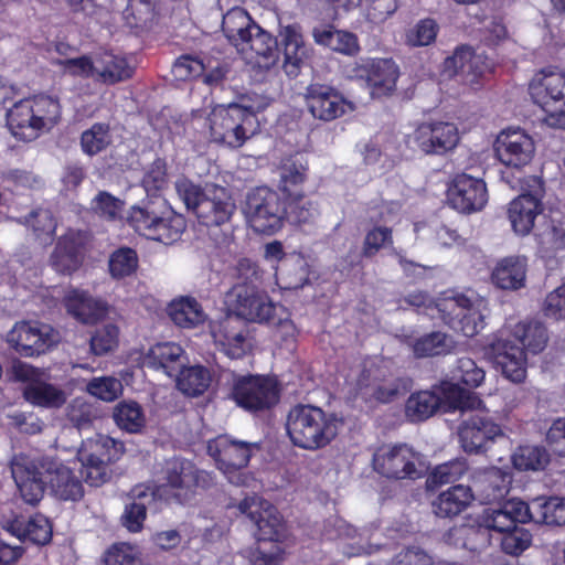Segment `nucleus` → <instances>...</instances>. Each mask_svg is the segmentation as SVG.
Returning <instances> with one entry per match:
<instances>
[{
	"mask_svg": "<svg viewBox=\"0 0 565 565\" xmlns=\"http://www.w3.org/2000/svg\"><path fill=\"white\" fill-rule=\"evenodd\" d=\"M353 73L364 79L375 96H388L395 88L399 76L398 66L392 58H361L355 63Z\"/></svg>",
	"mask_w": 565,
	"mask_h": 565,
	"instance_id": "22",
	"label": "nucleus"
},
{
	"mask_svg": "<svg viewBox=\"0 0 565 565\" xmlns=\"http://www.w3.org/2000/svg\"><path fill=\"white\" fill-rule=\"evenodd\" d=\"M211 141L239 149L259 130L256 111L250 106L232 103L218 106L209 116Z\"/></svg>",
	"mask_w": 565,
	"mask_h": 565,
	"instance_id": "5",
	"label": "nucleus"
},
{
	"mask_svg": "<svg viewBox=\"0 0 565 565\" xmlns=\"http://www.w3.org/2000/svg\"><path fill=\"white\" fill-rule=\"evenodd\" d=\"M111 142L110 126L106 122H95L81 135L82 151L89 157L105 151Z\"/></svg>",
	"mask_w": 565,
	"mask_h": 565,
	"instance_id": "52",
	"label": "nucleus"
},
{
	"mask_svg": "<svg viewBox=\"0 0 565 565\" xmlns=\"http://www.w3.org/2000/svg\"><path fill=\"white\" fill-rule=\"evenodd\" d=\"M228 316L241 321L265 323L275 317L276 307L269 296L254 284H234L224 296Z\"/></svg>",
	"mask_w": 565,
	"mask_h": 565,
	"instance_id": "11",
	"label": "nucleus"
},
{
	"mask_svg": "<svg viewBox=\"0 0 565 565\" xmlns=\"http://www.w3.org/2000/svg\"><path fill=\"white\" fill-rule=\"evenodd\" d=\"M278 381L269 375H234L228 397L239 408L253 413L273 409L280 401Z\"/></svg>",
	"mask_w": 565,
	"mask_h": 565,
	"instance_id": "8",
	"label": "nucleus"
},
{
	"mask_svg": "<svg viewBox=\"0 0 565 565\" xmlns=\"http://www.w3.org/2000/svg\"><path fill=\"white\" fill-rule=\"evenodd\" d=\"M278 49L282 54V70L289 77H297L302 65L309 57L302 28L298 23L280 25L278 31Z\"/></svg>",
	"mask_w": 565,
	"mask_h": 565,
	"instance_id": "26",
	"label": "nucleus"
},
{
	"mask_svg": "<svg viewBox=\"0 0 565 565\" xmlns=\"http://www.w3.org/2000/svg\"><path fill=\"white\" fill-rule=\"evenodd\" d=\"M532 542V534L522 526L515 525L501 534L500 545L502 551L509 555H519L525 551Z\"/></svg>",
	"mask_w": 565,
	"mask_h": 565,
	"instance_id": "61",
	"label": "nucleus"
},
{
	"mask_svg": "<svg viewBox=\"0 0 565 565\" xmlns=\"http://www.w3.org/2000/svg\"><path fill=\"white\" fill-rule=\"evenodd\" d=\"M514 335L519 344L533 354L542 352L548 341L546 327L536 320L519 323L515 327Z\"/></svg>",
	"mask_w": 565,
	"mask_h": 565,
	"instance_id": "48",
	"label": "nucleus"
},
{
	"mask_svg": "<svg viewBox=\"0 0 565 565\" xmlns=\"http://www.w3.org/2000/svg\"><path fill=\"white\" fill-rule=\"evenodd\" d=\"M447 200L449 205L463 214L481 211L488 203L486 182L468 173H457L451 179Z\"/></svg>",
	"mask_w": 565,
	"mask_h": 565,
	"instance_id": "18",
	"label": "nucleus"
},
{
	"mask_svg": "<svg viewBox=\"0 0 565 565\" xmlns=\"http://www.w3.org/2000/svg\"><path fill=\"white\" fill-rule=\"evenodd\" d=\"M11 473L22 500L36 505L43 498L46 486L62 501H78L84 497L82 481L62 463L41 460L25 455H15L11 460Z\"/></svg>",
	"mask_w": 565,
	"mask_h": 565,
	"instance_id": "1",
	"label": "nucleus"
},
{
	"mask_svg": "<svg viewBox=\"0 0 565 565\" xmlns=\"http://www.w3.org/2000/svg\"><path fill=\"white\" fill-rule=\"evenodd\" d=\"M179 373L177 385L182 393L191 397L204 394L212 382L210 370L203 365L184 367Z\"/></svg>",
	"mask_w": 565,
	"mask_h": 565,
	"instance_id": "46",
	"label": "nucleus"
},
{
	"mask_svg": "<svg viewBox=\"0 0 565 565\" xmlns=\"http://www.w3.org/2000/svg\"><path fill=\"white\" fill-rule=\"evenodd\" d=\"M367 22L380 25L391 18L399 7L398 0H362Z\"/></svg>",
	"mask_w": 565,
	"mask_h": 565,
	"instance_id": "60",
	"label": "nucleus"
},
{
	"mask_svg": "<svg viewBox=\"0 0 565 565\" xmlns=\"http://www.w3.org/2000/svg\"><path fill=\"white\" fill-rule=\"evenodd\" d=\"M494 150L498 159L504 166L520 169L532 161L535 145L524 130L508 129L498 136Z\"/></svg>",
	"mask_w": 565,
	"mask_h": 565,
	"instance_id": "25",
	"label": "nucleus"
},
{
	"mask_svg": "<svg viewBox=\"0 0 565 565\" xmlns=\"http://www.w3.org/2000/svg\"><path fill=\"white\" fill-rule=\"evenodd\" d=\"M257 25L246 10L236 7L223 15L222 32L227 41L238 50L254 31L253 26Z\"/></svg>",
	"mask_w": 565,
	"mask_h": 565,
	"instance_id": "39",
	"label": "nucleus"
},
{
	"mask_svg": "<svg viewBox=\"0 0 565 565\" xmlns=\"http://www.w3.org/2000/svg\"><path fill=\"white\" fill-rule=\"evenodd\" d=\"M308 179V166L296 159H288L280 167L279 191L288 202L290 215L296 223H308L313 216V203L306 201L303 184Z\"/></svg>",
	"mask_w": 565,
	"mask_h": 565,
	"instance_id": "13",
	"label": "nucleus"
},
{
	"mask_svg": "<svg viewBox=\"0 0 565 565\" xmlns=\"http://www.w3.org/2000/svg\"><path fill=\"white\" fill-rule=\"evenodd\" d=\"M312 36L317 44L329 47L345 56H356L361 51L356 34L350 31L338 30L331 24L315 28Z\"/></svg>",
	"mask_w": 565,
	"mask_h": 565,
	"instance_id": "34",
	"label": "nucleus"
},
{
	"mask_svg": "<svg viewBox=\"0 0 565 565\" xmlns=\"http://www.w3.org/2000/svg\"><path fill=\"white\" fill-rule=\"evenodd\" d=\"M537 254L541 258L551 260L565 252V216L551 218L544 231L535 234Z\"/></svg>",
	"mask_w": 565,
	"mask_h": 565,
	"instance_id": "40",
	"label": "nucleus"
},
{
	"mask_svg": "<svg viewBox=\"0 0 565 565\" xmlns=\"http://www.w3.org/2000/svg\"><path fill=\"white\" fill-rule=\"evenodd\" d=\"M513 465L516 469L542 470L550 462V455L540 446H520L512 457Z\"/></svg>",
	"mask_w": 565,
	"mask_h": 565,
	"instance_id": "57",
	"label": "nucleus"
},
{
	"mask_svg": "<svg viewBox=\"0 0 565 565\" xmlns=\"http://www.w3.org/2000/svg\"><path fill=\"white\" fill-rule=\"evenodd\" d=\"M512 475L498 467H487L476 470L470 478L473 500L482 504H491L505 499L510 492Z\"/></svg>",
	"mask_w": 565,
	"mask_h": 565,
	"instance_id": "24",
	"label": "nucleus"
},
{
	"mask_svg": "<svg viewBox=\"0 0 565 565\" xmlns=\"http://www.w3.org/2000/svg\"><path fill=\"white\" fill-rule=\"evenodd\" d=\"M448 540L460 544L470 552L486 548L490 544V532L484 522L478 524H461L451 527L447 533Z\"/></svg>",
	"mask_w": 565,
	"mask_h": 565,
	"instance_id": "45",
	"label": "nucleus"
},
{
	"mask_svg": "<svg viewBox=\"0 0 565 565\" xmlns=\"http://www.w3.org/2000/svg\"><path fill=\"white\" fill-rule=\"evenodd\" d=\"M207 454L215 460L216 467L227 477L228 481L241 484L236 472L246 468L252 457V444L231 439L220 435L207 443Z\"/></svg>",
	"mask_w": 565,
	"mask_h": 565,
	"instance_id": "16",
	"label": "nucleus"
},
{
	"mask_svg": "<svg viewBox=\"0 0 565 565\" xmlns=\"http://www.w3.org/2000/svg\"><path fill=\"white\" fill-rule=\"evenodd\" d=\"M486 356L501 370L504 377L522 383L526 377L527 359L525 350L514 341L495 338L484 347Z\"/></svg>",
	"mask_w": 565,
	"mask_h": 565,
	"instance_id": "19",
	"label": "nucleus"
},
{
	"mask_svg": "<svg viewBox=\"0 0 565 565\" xmlns=\"http://www.w3.org/2000/svg\"><path fill=\"white\" fill-rule=\"evenodd\" d=\"M236 210V205L224 188L217 189L213 196L205 194L199 204L195 215L200 224L212 227L227 223Z\"/></svg>",
	"mask_w": 565,
	"mask_h": 565,
	"instance_id": "32",
	"label": "nucleus"
},
{
	"mask_svg": "<svg viewBox=\"0 0 565 565\" xmlns=\"http://www.w3.org/2000/svg\"><path fill=\"white\" fill-rule=\"evenodd\" d=\"M303 96L309 113L321 121H332L352 109V104L330 85L312 83L306 88Z\"/></svg>",
	"mask_w": 565,
	"mask_h": 565,
	"instance_id": "20",
	"label": "nucleus"
},
{
	"mask_svg": "<svg viewBox=\"0 0 565 565\" xmlns=\"http://www.w3.org/2000/svg\"><path fill=\"white\" fill-rule=\"evenodd\" d=\"M134 70L128 61L109 51L96 55V82L115 85L132 77Z\"/></svg>",
	"mask_w": 565,
	"mask_h": 565,
	"instance_id": "38",
	"label": "nucleus"
},
{
	"mask_svg": "<svg viewBox=\"0 0 565 565\" xmlns=\"http://www.w3.org/2000/svg\"><path fill=\"white\" fill-rule=\"evenodd\" d=\"M141 185L147 193L146 199L162 198L160 193L168 185L166 159L158 157L152 161L143 174Z\"/></svg>",
	"mask_w": 565,
	"mask_h": 565,
	"instance_id": "56",
	"label": "nucleus"
},
{
	"mask_svg": "<svg viewBox=\"0 0 565 565\" xmlns=\"http://www.w3.org/2000/svg\"><path fill=\"white\" fill-rule=\"evenodd\" d=\"M468 466L463 459H455L437 465L426 478V489L434 491L444 484L454 483L462 478Z\"/></svg>",
	"mask_w": 565,
	"mask_h": 565,
	"instance_id": "51",
	"label": "nucleus"
},
{
	"mask_svg": "<svg viewBox=\"0 0 565 565\" xmlns=\"http://www.w3.org/2000/svg\"><path fill=\"white\" fill-rule=\"evenodd\" d=\"M183 352L182 347L174 342L157 343L150 349L148 359L151 365L172 377L183 367Z\"/></svg>",
	"mask_w": 565,
	"mask_h": 565,
	"instance_id": "44",
	"label": "nucleus"
},
{
	"mask_svg": "<svg viewBox=\"0 0 565 565\" xmlns=\"http://www.w3.org/2000/svg\"><path fill=\"white\" fill-rule=\"evenodd\" d=\"M139 265L137 252L127 246L115 249L108 260L109 274L114 279H124L134 275Z\"/></svg>",
	"mask_w": 565,
	"mask_h": 565,
	"instance_id": "54",
	"label": "nucleus"
},
{
	"mask_svg": "<svg viewBox=\"0 0 565 565\" xmlns=\"http://www.w3.org/2000/svg\"><path fill=\"white\" fill-rule=\"evenodd\" d=\"M277 284L285 290H297L309 281V270L305 258L291 253L275 268Z\"/></svg>",
	"mask_w": 565,
	"mask_h": 565,
	"instance_id": "37",
	"label": "nucleus"
},
{
	"mask_svg": "<svg viewBox=\"0 0 565 565\" xmlns=\"http://www.w3.org/2000/svg\"><path fill=\"white\" fill-rule=\"evenodd\" d=\"M122 209L124 202L106 191H99L92 201V210L107 221L119 218Z\"/></svg>",
	"mask_w": 565,
	"mask_h": 565,
	"instance_id": "62",
	"label": "nucleus"
},
{
	"mask_svg": "<svg viewBox=\"0 0 565 565\" xmlns=\"http://www.w3.org/2000/svg\"><path fill=\"white\" fill-rule=\"evenodd\" d=\"M440 392L455 409L475 411L483 407V401L477 394L462 388L459 384L443 382Z\"/></svg>",
	"mask_w": 565,
	"mask_h": 565,
	"instance_id": "55",
	"label": "nucleus"
},
{
	"mask_svg": "<svg viewBox=\"0 0 565 565\" xmlns=\"http://www.w3.org/2000/svg\"><path fill=\"white\" fill-rule=\"evenodd\" d=\"M64 306L83 324H96L107 313V303L85 290H71L64 298Z\"/></svg>",
	"mask_w": 565,
	"mask_h": 565,
	"instance_id": "31",
	"label": "nucleus"
},
{
	"mask_svg": "<svg viewBox=\"0 0 565 565\" xmlns=\"http://www.w3.org/2000/svg\"><path fill=\"white\" fill-rule=\"evenodd\" d=\"M12 375L15 381L24 383L22 397L32 406L52 409L66 403L64 391L45 382L40 369L19 361L12 365Z\"/></svg>",
	"mask_w": 565,
	"mask_h": 565,
	"instance_id": "14",
	"label": "nucleus"
},
{
	"mask_svg": "<svg viewBox=\"0 0 565 565\" xmlns=\"http://www.w3.org/2000/svg\"><path fill=\"white\" fill-rule=\"evenodd\" d=\"M534 103L545 113L552 128H565V72L554 65L537 71L529 85Z\"/></svg>",
	"mask_w": 565,
	"mask_h": 565,
	"instance_id": "7",
	"label": "nucleus"
},
{
	"mask_svg": "<svg viewBox=\"0 0 565 565\" xmlns=\"http://www.w3.org/2000/svg\"><path fill=\"white\" fill-rule=\"evenodd\" d=\"M168 313L178 327L185 329L202 324L206 318L201 303L189 296L171 301Z\"/></svg>",
	"mask_w": 565,
	"mask_h": 565,
	"instance_id": "43",
	"label": "nucleus"
},
{
	"mask_svg": "<svg viewBox=\"0 0 565 565\" xmlns=\"http://www.w3.org/2000/svg\"><path fill=\"white\" fill-rule=\"evenodd\" d=\"M127 222L147 239L172 245L186 230V218L178 213L164 198L143 199L129 210Z\"/></svg>",
	"mask_w": 565,
	"mask_h": 565,
	"instance_id": "3",
	"label": "nucleus"
},
{
	"mask_svg": "<svg viewBox=\"0 0 565 565\" xmlns=\"http://www.w3.org/2000/svg\"><path fill=\"white\" fill-rule=\"evenodd\" d=\"M471 299L462 292H455L448 290L443 292L435 301V307L439 313V318L449 328L452 326V320L465 312L470 310Z\"/></svg>",
	"mask_w": 565,
	"mask_h": 565,
	"instance_id": "49",
	"label": "nucleus"
},
{
	"mask_svg": "<svg viewBox=\"0 0 565 565\" xmlns=\"http://www.w3.org/2000/svg\"><path fill=\"white\" fill-rule=\"evenodd\" d=\"M416 147L426 154L443 156L456 148L459 131L455 124L448 121H427L414 131Z\"/></svg>",
	"mask_w": 565,
	"mask_h": 565,
	"instance_id": "23",
	"label": "nucleus"
},
{
	"mask_svg": "<svg viewBox=\"0 0 565 565\" xmlns=\"http://www.w3.org/2000/svg\"><path fill=\"white\" fill-rule=\"evenodd\" d=\"M342 424L337 414L312 405L298 403L286 416V433L290 443L300 449L316 451L329 446Z\"/></svg>",
	"mask_w": 565,
	"mask_h": 565,
	"instance_id": "2",
	"label": "nucleus"
},
{
	"mask_svg": "<svg viewBox=\"0 0 565 565\" xmlns=\"http://www.w3.org/2000/svg\"><path fill=\"white\" fill-rule=\"evenodd\" d=\"M9 341L18 353L23 356H35L45 353L53 344L49 332L32 326L30 322H20L9 334Z\"/></svg>",
	"mask_w": 565,
	"mask_h": 565,
	"instance_id": "30",
	"label": "nucleus"
},
{
	"mask_svg": "<svg viewBox=\"0 0 565 565\" xmlns=\"http://www.w3.org/2000/svg\"><path fill=\"white\" fill-rule=\"evenodd\" d=\"M472 501V492L468 486L455 484L433 500L431 509L438 518L452 519L462 513Z\"/></svg>",
	"mask_w": 565,
	"mask_h": 565,
	"instance_id": "36",
	"label": "nucleus"
},
{
	"mask_svg": "<svg viewBox=\"0 0 565 565\" xmlns=\"http://www.w3.org/2000/svg\"><path fill=\"white\" fill-rule=\"evenodd\" d=\"M246 207L250 227L265 235L278 232L287 216L291 217L288 202L267 186L252 191L247 195Z\"/></svg>",
	"mask_w": 565,
	"mask_h": 565,
	"instance_id": "12",
	"label": "nucleus"
},
{
	"mask_svg": "<svg viewBox=\"0 0 565 565\" xmlns=\"http://www.w3.org/2000/svg\"><path fill=\"white\" fill-rule=\"evenodd\" d=\"M61 115L58 98L40 93L15 102L6 118L11 135L17 140L29 142L57 125Z\"/></svg>",
	"mask_w": 565,
	"mask_h": 565,
	"instance_id": "4",
	"label": "nucleus"
},
{
	"mask_svg": "<svg viewBox=\"0 0 565 565\" xmlns=\"http://www.w3.org/2000/svg\"><path fill=\"white\" fill-rule=\"evenodd\" d=\"M412 380L395 376L386 365L371 363L360 372L355 391L364 402L388 404L411 391Z\"/></svg>",
	"mask_w": 565,
	"mask_h": 565,
	"instance_id": "9",
	"label": "nucleus"
},
{
	"mask_svg": "<svg viewBox=\"0 0 565 565\" xmlns=\"http://www.w3.org/2000/svg\"><path fill=\"white\" fill-rule=\"evenodd\" d=\"M119 328L113 323L96 329L90 338V350L95 355H104L118 347Z\"/></svg>",
	"mask_w": 565,
	"mask_h": 565,
	"instance_id": "58",
	"label": "nucleus"
},
{
	"mask_svg": "<svg viewBox=\"0 0 565 565\" xmlns=\"http://www.w3.org/2000/svg\"><path fill=\"white\" fill-rule=\"evenodd\" d=\"M374 471L390 480H417L426 476L428 466L420 454L407 444L383 445L372 459Z\"/></svg>",
	"mask_w": 565,
	"mask_h": 565,
	"instance_id": "10",
	"label": "nucleus"
},
{
	"mask_svg": "<svg viewBox=\"0 0 565 565\" xmlns=\"http://www.w3.org/2000/svg\"><path fill=\"white\" fill-rule=\"evenodd\" d=\"M253 29L246 43L242 44L237 52L254 67L269 70L279 61L278 36H273L259 25Z\"/></svg>",
	"mask_w": 565,
	"mask_h": 565,
	"instance_id": "27",
	"label": "nucleus"
},
{
	"mask_svg": "<svg viewBox=\"0 0 565 565\" xmlns=\"http://www.w3.org/2000/svg\"><path fill=\"white\" fill-rule=\"evenodd\" d=\"M238 510L256 525L257 542L270 544L282 542L286 536V524L278 509L269 501L257 495L246 497L239 502Z\"/></svg>",
	"mask_w": 565,
	"mask_h": 565,
	"instance_id": "15",
	"label": "nucleus"
},
{
	"mask_svg": "<svg viewBox=\"0 0 565 565\" xmlns=\"http://www.w3.org/2000/svg\"><path fill=\"white\" fill-rule=\"evenodd\" d=\"M527 257L510 255L500 258L492 268L490 279L501 290H519L525 287Z\"/></svg>",
	"mask_w": 565,
	"mask_h": 565,
	"instance_id": "29",
	"label": "nucleus"
},
{
	"mask_svg": "<svg viewBox=\"0 0 565 565\" xmlns=\"http://www.w3.org/2000/svg\"><path fill=\"white\" fill-rule=\"evenodd\" d=\"M441 398L431 391L412 393L405 404V414L412 422H423L440 407Z\"/></svg>",
	"mask_w": 565,
	"mask_h": 565,
	"instance_id": "47",
	"label": "nucleus"
},
{
	"mask_svg": "<svg viewBox=\"0 0 565 565\" xmlns=\"http://www.w3.org/2000/svg\"><path fill=\"white\" fill-rule=\"evenodd\" d=\"M67 418L77 429H87L97 418L96 408L92 404L76 398L68 406Z\"/></svg>",
	"mask_w": 565,
	"mask_h": 565,
	"instance_id": "64",
	"label": "nucleus"
},
{
	"mask_svg": "<svg viewBox=\"0 0 565 565\" xmlns=\"http://www.w3.org/2000/svg\"><path fill=\"white\" fill-rule=\"evenodd\" d=\"M160 489L166 500L184 504L191 501L199 489H210L214 484L213 473L198 468L190 459L173 456L163 461L160 470Z\"/></svg>",
	"mask_w": 565,
	"mask_h": 565,
	"instance_id": "6",
	"label": "nucleus"
},
{
	"mask_svg": "<svg viewBox=\"0 0 565 565\" xmlns=\"http://www.w3.org/2000/svg\"><path fill=\"white\" fill-rule=\"evenodd\" d=\"M214 343L230 359H242L248 351L247 330L243 321L226 315L211 326Z\"/></svg>",
	"mask_w": 565,
	"mask_h": 565,
	"instance_id": "28",
	"label": "nucleus"
},
{
	"mask_svg": "<svg viewBox=\"0 0 565 565\" xmlns=\"http://www.w3.org/2000/svg\"><path fill=\"white\" fill-rule=\"evenodd\" d=\"M93 235L87 231L70 230L62 235L51 255V266L62 275L78 270L92 244Z\"/></svg>",
	"mask_w": 565,
	"mask_h": 565,
	"instance_id": "17",
	"label": "nucleus"
},
{
	"mask_svg": "<svg viewBox=\"0 0 565 565\" xmlns=\"http://www.w3.org/2000/svg\"><path fill=\"white\" fill-rule=\"evenodd\" d=\"M116 425L128 433H138L145 426V414L141 406L134 401H121L113 412Z\"/></svg>",
	"mask_w": 565,
	"mask_h": 565,
	"instance_id": "53",
	"label": "nucleus"
},
{
	"mask_svg": "<svg viewBox=\"0 0 565 565\" xmlns=\"http://www.w3.org/2000/svg\"><path fill=\"white\" fill-rule=\"evenodd\" d=\"M393 245V231L387 226H374L366 232L362 245L365 258L374 257L383 247Z\"/></svg>",
	"mask_w": 565,
	"mask_h": 565,
	"instance_id": "59",
	"label": "nucleus"
},
{
	"mask_svg": "<svg viewBox=\"0 0 565 565\" xmlns=\"http://www.w3.org/2000/svg\"><path fill=\"white\" fill-rule=\"evenodd\" d=\"M417 359L445 355L450 352L448 335L440 331H433L418 338L405 335L403 339Z\"/></svg>",
	"mask_w": 565,
	"mask_h": 565,
	"instance_id": "42",
	"label": "nucleus"
},
{
	"mask_svg": "<svg viewBox=\"0 0 565 565\" xmlns=\"http://www.w3.org/2000/svg\"><path fill=\"white\" fill-rule=\"evenodd\" d=\"M22 224L29 226L36 238L50 237L55 232V222L52 214L43 209L32 210L24 216Z\"/></svg>",
	"mask_w": 565,
	"mask_h": 565,
	"instance_id": "63",
	"label": "nucleus"
},
{
	"mask_svg": "<svg viewBox=\"0 0 565 565\" xmlns=\"http://www.w3.org/2000/svg\"><path fill=\"white\" fill-rule=\"evenodd\" d=\"M534 523L551 526L565 525V499L551 497L533 500Z\"/></svg>",
	"mask_w": 565,
	"mask_h": 565,
	"instance_id": "50",
	"label": "nucleus"
},
{
	"mask_svg": "<svg viewBox=\"0 0 565 565\" xmlns=\"http://www.w3.org/2000/svg\"><path fill=\"white\" fill-rule=\"evenodd\" d=\"M125 451L124 444L106 435L87 439L78 451L79 460L96 461L109 466L117 461Z\"/></svg>",
	"mask_w": 565,
	"mask_h": 565,
	"instance_id": "35",
	"label": "nucleus"
},
{
	"mask_svg": "<svg viewBox=\"0 0 565 565\" xmlns=\"http://www.w3.org/2000/svg\"><path fill=\"white\" fill-rule=\"evenodd\" d=\"M503 435L501 426L487 414H471L459 426L458 436L467 454H482Z\"/></svg>",
	"mask_w": 565,
	"mask_h": 565,
	"instance_id": "21",
	"label": "nucleus"
},
{
	"mask_svg": "<svg viewBox=\"0 0 565 565\" xmlns=\"http://www.w3.org/2000/svg\"><path fill=\"white\" fill-rule=\"evenodd\" d=\"M444 68L454 75L481 76L487 68L483 65L482 56L476 54L475 50L467 44L458 46L451 56L446 57Z\"/></svg>",
	"mask_w": 565,
	"mask_h": 565,
	"instance_id": "41",
	"label": "nucleus"
},
{
	"mask_svg": "<svg viewBox=\"0 0 565 565\" xmlns=\"http://www.w3.org/2000/svg\"><path fill=\"white\" fill-rule=\"evenodd\" d=\"M543 211L541 199L531 194L522 193L509 204L508 217L512 230L520 236L531 233L535 218Z\"/></svg>",
	"mask_w": 565,
	"mask_h": 565,
	"instance_id": "33",
	"label": "nucleus"
}]
</instances>
